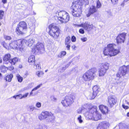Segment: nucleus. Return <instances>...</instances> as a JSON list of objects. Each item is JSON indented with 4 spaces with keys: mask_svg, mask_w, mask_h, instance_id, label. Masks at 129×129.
<instances>
[{
    "mask_svg": "<svg viewBox=\"0 0 129 129\" xmlns=\"http://www.w3.org/2000/svg\"><path fill=\"white\" fill-rule=\"evenodd\" d=\"M16 77L18 81L20 83H21L23 80V77L20 76L18 74H17Z\"/></svg>",
    "mask_w": 129,
    "mask_h": 129,
    "instance_id": "473e14b6",
    "label": "nucleus"
},
{
    "mask_svg": "<svg viewBox=\"0 0 129 129\" xmlns=\"http://www.w3.org/2000/svg\"><path fill=\"white\" fill-rule=\"evenodd\" d=\"M66 68L65 67H62L60 68L59 70V71L60 72H62L66 70Z\"/></svg>",
    "mask_w": 129,
    "mask_h": 129,
    "instance_id": "79ce46f5",
    "label": "nucleus"
},
{
    "mask_svg": "<svg viewBox=\"0 0 129 129\" xmlns=\"http://www.w3.org/2000/svg\"><path fill=\"white\" fill-rule=\"evenodd\" d=\"M115 84L116 85H119L120 86H121V84H122V83H121V81L120 79L118 80Z\"/></svg>",
    "mask_w": 129,
    "mask_h": 129,
    "instance_id": "e433bc0d",
    "label": "nucleus"
},
{
    "mask_svg": "<svg viewBox=\"0 0 129 129\" xmlns=\"http://www.w3.org/2000/svg\"><path fill=\"white\" fill-rule=\"evenodd\" d=\"M89 114V112H86L85 114V116L86 117H87V118H88V114Z\"/></svg>",
    "mask_w": 129,
    "mask_h": 129,
    "instance_id": "6e6d98bb",
    "label": "nucleus"
},
{
    "mask_svg": "<svg viewBox=\"0 0 129 129\" xmlns=\"http://www.w3.org/2000/svg\"><path fill=\"white\" fill-rule=\"evenodd\" d=\"M2 1L4 4H5L7 3V0H2Z\"/></svg>",
    "mask_w": 129,
    "mask_h": 129,
    "instance_id": "13d9d810",
    "label": "nucleus"
},
{
    "mask_svg": "<svg viewBox=\"0 0 129 129\" xmlns=\"http://www.w3.org/2000/svg\"><path fill=\"white\" fill-rule=\"evenodd\" d=\"M34 106L33 105H28L27 106V110L30 112H33L35 108Z\"/></svg>",
    "mask_w": 129,
    "mask_h": 129,
    "instance_id": "7c9ffc66",
    "label": "nucleus"
},
{
    "mask_svg": "<svg viewBox=\"0 0 129 129\" xmlns=\"http://www.w3.org/2000/svg\"><path fill=\"white\" fill-rule=\"evenodd\" d=\"M71 42L70 37L69 36L67 37L65 40V44L66 45V47L68 50H69L70 49L71 47L70 43Z\"/></svg>",
    "mask_w": 129,
    "mask_h": 129,
    "instance_id": "a211bd4d",
    "label": "nucleus"
},
{
    "mask_svg": "<svg viewBox=\"0 0 129 129\" xmlns=\"http://www.w3.org/2000/svg\"><path fill=\"white\" fill-rule=\"evenodd\" d=\"M78 120L79 121V122L80 123H82L83 122V121L81 119V115H80L78 118Z\"/></svg>",
    "mask_w": 129,
    "mask_h": 129,
    "instance_id": "a19ab883",
    "label": "nucleus"
},
{
    "mask_svg": "<svg viewBox=\"0 0 129 129\" xmlns=\"http://www.w3.org/2000/svg\"><path fill=\"white\" fill-rule=\"evenodd\" d=\"M96 107L90 105H89V115L90 117H89V120H91L97 121L100 119L101 118V115L98 113L97 111Z\"/></svg>",
    "mask_w": 129,
    "mask_h": 129,
    "instance_id": "f03ea898",
    "label": "nucleus"
},
{
    "mask_svg": "<svg viewBox=\"0 0 129 129\" xmlns=\"http://www.w3.org/2000/svg\"><path fill=\"white\" fill-rule=\"evenodd\" d=\"M76 46L75 45H74L72 46V48L73 49H74L75 48H76Z\"/></svg>",
    "mask_w": 129,
    "mask_h": 129,
    "instance_id": "69168bd1",
    "label": "nucleus"
},
{
    "mask_svg": "<svg viewBox=\"0 0 129 129\" xmlns=\"http://www.w3.org/2000/svg\"><path fill=\"white\" fill-rule=\"evenodd\" d=\"M50 98L51 100L53 102H56L57 101V99L56 98H55V97L54 96H51Z\"/></svg>",
    "mask_w": 129,
    "mask_h": 129,
    "instance_id": "ea45409f",
    "label": "nucleus"
},
{
    "mask_svg": "<svg viewBox=\"0 0 129 129\" xmlns=\"http://www.w3.org/2000/svg\"><path fill=\"white\" fill-rule=\"evenodd\" d=\"M22 129H27L26 127H23V128H22Z\"/></svg>",
    "mask_w": 129,
    "mask_h": 129,
    "instance_id": "774afa93",
    "label": "nucleus"
},
{
    "mask_svg": "<svg viewBox=\"0 0 129 129\" xmlns=\"http://www.w3.org/2000/svg\"><path fill=\"white\" fill-rule=\"evenodd\" d=\"M36 74L39 77H42L44 75V73L42 71H37L36 72Z\"/></svg>",
    "mask_w": 129,
    "mask_h": 129,
    "instance_id": "bb28decb",
    "label": "nucleus"
},
{
    "mask_svg": "<svg viewBox=\"0 0 129 129\" xmlns=\"http://www.w3.org/2000/svg\"><path fill=\"white\" fill-rule=\"evenodd\" d=\"M54 119V117L51 114H50L48 118L46 119V121L48 122H52Z\"/></svg>",
    "mask_w": 129,
    "mask_h": 129,
    "instance_id": "5701e85b",
    "label": "nucleus"
},
{
    "mask_svg": "<svg viewBox=\"0 0 129 129\" xmlns=\"http://www.w3.org/2000/svg\"><path fill=\"white\" fill-rule=\"evenodd\" d=\"M111 1L113 4L115 5L117 3L118 0H111Z\"/></svg>",
    "mask_w": 129,
    "mask_h": 129,
    "instance_id": "c03bdc74",
    "label": "nucleus"
},
{
    "mask_svg": "<svg viewBox=\"0 0 129 129\" xmlns=\"http://www.w3.org/2000/svg\"><path fill=\"white\" fill-rule=\"evenodd\" d=\"M26 41L25 39H19L16 41H13L10 44V46L13 49L17 48L21 49L22 47V45L26 43Z\"/></svg>",
    "mask_w": 129,
    "mask_h": 129,
    "instance_id": "423d86ee",
    "label": "nucleus"
},
{
    "mask_svg": "<svg viewBox=\"0 0 129 129\" xmlns=\"http://www.w3.org/2000/svg\"><path fill=\"white\" fill-rule=\"evenodd\" d=\"M75 129H83L82 128L78 127L77 128H76Z\"/></svg>",
    "mask_w": 129,
    "mask_h": 129,
    "instance_id": "338daca9",
    "label": "nucleus"
},
{
    "mask_svg": "<svg viewBox=\"0 0 129 129\" xmlns=\"http://www.w3.org/2000/svg\"><path fill=\"white\" fill-rule=\"evenodd\" d=\"M77 26L78 27H83L85 29H87L88 28L89 24L87 23H85L84 24H81L77 25Z\"/></svg>",
    "mask_w": 129,
    "mask_h": 129,
    "instance_id": "b1692460",
    "label": "nucleus"
},
{
    "mask_svg": "<svg viewBox=\"0 0 129 129\" xmlns=\"http://www.w3.org/2000/svg\"><path fill=\"white\" fill-rule=\"evenodd\" d=\"M26 40V43L24 44V45H22V46H24L26 44L29 47H30L32 45L34 42V40L32 39H29L27 41Z\"/></svg>",
    "mask_w": 129,
    "mask_h": 129,
    "instance_id": "412c9836",
    "label": "nucleus"
},
{
    "mask_svg": "<svg viewBox=\"0 0 129 129\" xmlns=\"http://www.w3.org/2000/svg\"><path fill=\"white\" fill-rule=\"evenodd\" d=\"M99 109L104 114H106L108 111V108L106 106L101 105L99 107Z\"/></svg>",
    "mask_w": 129,
    "mask_h": 129,
    "instance_id": "6ab92c4d",
    "label": "nucleus"
},
{
    "mask_svg": "<svg viewBox=\"0 0 129 129\" xmlns=\"http://www.w3.org/2000/svg\"><path fill=\"white\" fill-rule=\"evenodd\" d=\"M92 90L93 92L91 94L92 97H91V95H90V99L91 100L94 99L95 98L98 93L100 91V89L99 88V86L95 85L93 87Z\"/></svg>",
    "mask_w": 129,
    "mask_h": 129,
    "instance_id": "ddd939ff",
    "label": "nucleus"
},
{
    "mask_svg": "<svg viewBox=\"0 0 129 129\" xmlns=\"http://www.w3.org/2000/svg\"><path fill=\"white\" fill-rule=\"evenodd\" d=\"M75 98L76 95L74 94H72L69 96H66L65 99L61 101V103L64 106L67 107L72 104Z\"/></svg>",
    "mask_w": 129,
    "mask_h": 129,
    "instance_id": "6e6552de",
    "label": "nucleus"
},
{
    "mask_svg": "<svg viewBox=\"0 0 129 129\" xmlns=\"http://www.w3.org/2000/svg\"><path fill=\"white\" fill-rule=\"evenodd\" d=\"M108 14L110 15L111 16L112 15V14L111 11L108 12Z\"/></svg>",
    "mask_w": 129,
    "mask_h": 129,
    "instance_id": "e2e57ef3",
    "label": "nucleus"
},
{
    "mask_svg": "<svg viewBox=\"0 0 129 129\" xmlns=\"http://www.w3.org/2000/svg\"><path fill=\"white\" fill-rule=\"evenodd\" d=\"M4 38L6 40H10L11 39V38L10 36L5 35L4 36Z\"/></svg>",
    "mask_w": 129,
    "mask_h": 129,
    "instance_id": "37998d69",
    "label": "nucleus"
},
{
    "mask_svg": "<svg viewBox=\"0 0 129 129\" xmlns=\"http://www.w3.org/2000/svg\"><path fill=\"white\" fill-rule=\"evenodd\" d=\"M35 61V58L34 55H32L29 57L28 59V61L29 62H34Z\"/></svg>",
    "mask_w": 129,
    "mask_h": 129,
    "instance_id": "a878e982",
    "label": "nucleus"
},
{
    "mask_svg": "<svg viewBox=\"0 0 129 129\" xmlns=\"http://www.w3.org/2000/svg\"><path fill=\"white\" fill-rule=\"evenodd\" d=\"M36 106L38 108L40 107L41 106V103L40 102L37 103L36 104Z\"/></svg>",
    "mask_w": 129,
    "mask_h": 129,
    "instance_id": "09e8293b",
    "label": "nucleus"
},
{
    "mask_svg": "<svg viewBox=\"0 0 129 129\" xmlns=\"http://www.w3.org/2000/svg\"><path fill=\"white\" fill-rule=\"evenodd\" d=\"M4 14V12L2 10H0V19H3Z\"/></svg>",
    "mask_w": 129,
    "mask_h": 129,
    "instance_id": "4c0bfd02",
    "label": "nucleus"
},
{
    "mask_svg": "<svg viewBox=\"0 0 129 129\" xmlns=\"http://www.w3.org/2000/svg\"><path fill=\"white\" fill-rule=\"evenodd\" d=\"M93 26L92 25H89V29H91L93 28Z\"/></svg>",
    "mask_w": 129,
    "mask_h": 129,
    "instance_id": "680f3d73",
    "label": "nucleus"
},
{
    "mask_svg": "<svg viewBox=\"0 0 129 129\" xmlns=\"http://www.w3.org/2000/svg\"><path fill=\"white\" fill-rule=\"evenodd\" d=\"M83 79L85 81H87L89 79V71H87L83 75L82 77Z\"/></svg>",
    "mask_w": 129,
    "mask_h": 129,
    "instance_id": "4be33fe9",
    "label": "nucleus"
},
{
    "mask_svg": "<svg viewBox=\"0 0 129 129\" xmlns=\"http://www.w3.org/2000/svg\"><path fill=\"white\" fill-rule=\"evenodd\" d=\"M116 45L113 44L108 45L107 47H105L104 51V54L105 55H109L110 56H114L117 54L119 50L115 49Z\"/></svg>",
    "mask_w": 129,
    "mask_h": 129,
    "instance_id": "f257e3e1",
    "label": "nucleus"
},
{
    "mask_svg": "<svg viewBox=\"0 0 129 129\" xmlns=\"http://www.w3.org/2000/svg\"><path fill=\"white\" fill-rule=\"evenodd\" d=\"M38 129H47V128L45 126H42L41 125H40L39 126Z\"/></svg>",
    "mask_w": 129,
    "mask_h": 129,
    "instance_id": "a18cd8bd",
    "label": "nucleus"
},
{
    "mask_svg": "<svg viewBox=\"0 0 129 129\" xmlns=\"http://www.w3.org/2000/svg\"><path fill=\"white\" fill-rule=\"evenodd\" d=\"M13 77V75L12 74L10 75H8L6 78V81H8L9 82L11 81Z\"/></svg>",
    "mask_w": 129,
    "mask_h": 129,
    "instance_id": "cd10ccee",
    "label": "nucleus"
},
{
    "mask_svg": "<svg viewBox=\"0 0 129 129\" xmlns=\"http://www.w3.org/2000/svg\"><path fill=\"white\" fill-rule=\"evenodd\" d=\"M44 45L43 44L38 43H37L34 48L32 50V52L34 53L41 52L44 50Z\"/></svg>",
    "mask_w": 129,
    "mask_h": 129,
    "instance_id": "9b49d317",
    "label": "nucleus"
},
{
    "mask_svg": "<svg viewBox=\"0 0 129 129\" xmlns=\"http://www.w3.org/2000/svg\"><path fill=\"white\" fill-rule=\"evenodd\" d=\"M50 113L47 111L42 112L41 115L39 117V118L41 120L46 119L48 118Z\"/></svg>",
    "mask_w": 129,
    "mask_h": 129,
    "instance_id": "dca6fc26",
    "label": "nucleus"
},
{
    "mask_svg": "<svg viewBox=\"0 0 129 129\" xmlns=\"http://www.w3.org/2000/svg\"><path fill=\"white\" fill-rule=\"evenodd\" d=\"M128 127V126H126L124 127V129H128L129 128Z\"/></svg>",
    "mask_w": 129,
    "mask_h": 129,
    "instance_id": "0e129e2a",
    "label": "nucleus"
},
{
    "mask_svg": "<svg viewBox=\"0 0 129 129\" xmlns=\"http://www.w3.org/2000/svg\"><path fill=\"white\" fill-rule=\"evenodd\" d=\"M122 106L123 108L125 109H127L129 108V107L127 106H126L123 104L122 105Z\"/></svg>",
    "mask_w": 129,
    "mask_h": 129,
    "instance_id": "603ef678",
    "label": "nucleus"
},
{
    "mask_svg": "<svg viewBox=\"0 0 129 129\" xmlns=\"http://www.w3.org/2000/svg\"><path fill=\"white\" fill-rule=\"evenodd\" d=\"M42 84H41L39 85H38L36 87L34 88L31 91L30 93L29 94V95L30 96L31 95L33 94V92H32L33 91L36 90L37 89L39 88L41 86H42Z\"/></svg>",
    "mask_w": 129,
    "mask_h": 129,
    "instance_id": "2f4dec72",
    "label": "nucleus"
},
{
    "mask_svg": "<svg viewBox=\"0 0 129 129\" xmlns=\"http://www.w3.org/2000/svg\"><path fill=\"white\" fill-rule=\"evenodd\" d=\"M40 64V62L35 63L34 64V68L37 70H40L41 69Z\"/></svg>",
    "mask_w": 129,
    "mask_h": 129,
    "instance_id": "c756f323",
    "label": "nucleus"
},
{
    "mask_svg": "<svg viewBox=\"0 0 129 129\" xmlns=\"http://www.w3.org/2000/svg\"><path fill=\"white\" fill-rule=\"evenodd\" d=\"M29 89V87L28 86H27L26 87H25L21 89V91H23L25 90H27Z\"/></svg>",
    "mask_w": 129,
    "mask_h": 129,
    "instance_id": "8fccbe9b",
    "label": "nucleus"
},
{
    "mask_svg": "<svg viewBox=\"0 0 129 129\" xmlns=\"http://www.w3.org/2000/svg\"><path fill=\"white\" fill-rule=\"evenodd\" d=\"M9 68L10 70H12L14 69V67L13 66H11Z\"/></svg>",
    "mask_w": 129,
    "mask_h": 129,
    "instance_id": "052dcab7",
    "label": "nucleus"
},
{
    "mask_svg": "<svg viewBox=\"0 0 129 129\" xmlns=\"http://www.w3.org/2000/svg\"><path fill=\"white\" fill-rule=\"evenodd\" d=\"M0 70L2 72L5 73L6 72V70L5 67L4 66H1L0 67Z\"/></svg>",
    "mask_w": 129,
    "mask_h": 129,
    "instance_id": "c9c22d12",
    "label": "nucleus"
},
{
    "mask_svg": "<svg viewBox=\"0 0 129 129\" xmlns=\"http://www.w3.org/2000/svg\"><path fill=\"white\" fill-rule=\"evenodd\" d=\"M81 39L83 42H85L87 40V38H81Z\"/></svg>",
    "mask_w": 129,
    "mask_h": 129,
    "instance_id": "5fc2aeb1",
    "label": "nucleus"
},
{
    "mask_svg": "<svg viewBox=\"0 0 129 129\" xmlns=\"http://www.w3.org/2000/svg\"><path fill=\"white\" fill-rule=\"evenodd\" d=\"M2 44L5 48L6 49L7 48L8 46L4 42H3L2 43Z\"/></svg>",
    "mask_w": 129,
    "mask_h": 129,
    "instance_id": "49530a36",
    "label": "nucleus"
},
{
    "mask_svg": "<svg viewBox=\"0 0 129 129\" xmlns=\"http://www.w3.org/2000/svg\"><path fill=\"white\" fill-rule=\"evenodd\" d=\"M28 94H29L28 93H25V94H24V95H23V96H22V95L21 96H20V97H21L20 98V99H21L23 98H26L28 96Z\"/></svg>",
    "mask_w": 129,
    "mask_h": 129,
    "instance_id": "58836bf2",
    "label": "nucleus"
},
{
    "mask_svg": "<svg viewBox=\"0 0 129 129\" xmlns=\"http://www.w3.org/2000/svg\"><path fill=\"white\" fill-rule=\"evenodd\" d=\"M48 28L50 30L49 31V35L54 38H57L60 33V29L59 27L52 24L49 26Z\"/></svg>",
    "mask_w": 129,
    "mask_h": 129,
    "instance_id": "20e7f679",
    "label": "nucleus"
},
{
    "mask_svg": "<svg viewBox=\"0 0 129 129\" xmlns=\"http://www.w3.org/2000/svg\"><path fill=\"white\" fill-rule=\"evenodd\" d=\"M129 73V65L126 66H124L120 67L118 72L117 74V77H120L125 75L126 73Z\"/></svg>",
    "mask_w": 129,
    "mask_h": 129,
    "instance_id": "1a4fd4ad",
    "label": "nucleus"
},
{
    "mask_svg": "<svg viewBox=\"0 0 129 129\" xmlns=\"http://www.w3.org/2000/svg\"><path fill=\"white\" fill-rule=\"evenodd\" d=\"M126 33H122L118 35L116 37V40L117 43H123L125 40Z\"/></svg>",
    "mask_w": 129,
    "mask_h": 129,
    "instance_id": "f8f14e48",
    "label": "nucleus"
},
{
    "mask_svg": "<svg viewBox=\"0 0 129 129\" xmlns=\"http://www.w3.org/2000/svg\"><path fill=\"white\" fill-rule=\"evenodd\" d=\"M102 6L99 0H98L96 1V8H99L101 7Z\"/></svg>",
    "mask_w": 129,
    "mask_h": 129,
    "instance_id": "f704fd0d",
    "label": "nucleus"
},
{
    "mask_svg": "<svg viewBox=\"0 0 129 129\" xmlns=\"http://www.w3.org/2000/svg\"><path fill=\"white\" fill-rule=\"evenodd\" d=\"M80 2H78L77 1L73 2L71 7V9L73 10L72 12V15L74 17L80 16L81 12V6Z\"/></svg>",
    "mask_w": 129,
    "mask_h": 129,
    "instance_id": "7ed1b4c3",
    "label": "nucleus"
},
{
    "mask_svg": "<svg viewBox=\"0 0 129 129\" xmlns=\"http://www.w3.org/2000/svg\"><path fill=\"white\" fill-rule=\"evenodd\" d=\"M70 63L69 62L68 64H66L65 66V68H66V69L70 65Z\"/></svg>",
    "mask_w": 129,
    "mask_h": 129,
    "instance_id": "bf43d9fd",
    "label": "nucleus"
},
{
    "mask_svg": "<svg viewBox=\"0 0 129 129\" xmlns=\"http://www.w3.org/2000/svg\"><path fill=\"white\" fill-rule=\"evenodd\" d=\"M66 54V52L65 51H63L61 52V54L60 55H58V57H62L63 56L65 55Z\"/></svg>",
    "mask_w": 129,
    "mask_h": 129,
    "instance_id": "72a5a7b5",
    "label": "nucleus"
},
{
    "mask_svg": "<svg viewBox=\"0 0 129 129\" xmlns=\"http://www.w3.org/2000/svg\"><path fill=\"white\" fill-rule=\"evenodd\" d=\"M56 16L58 17V20L62 23L67 22L69 19L70 17L68 14L64 11L57 12Z\"/></svg>",
    "mask_w": 129,
    "mask_h": 129,
    "instance_id": "39448f33",
    "label": "nucleus"
},
{
    "mask_svg": "<svg viewBox=\"0 0 129 129\" xmlns=\"http://www.w3.org/2000/svg\"><path fill=\"white\" fill-rule=\"evenodd\" d=\"M27 28L26 23L23 21L20 22L16 28V32L18 35L23 34Z\"/></svg>",
    "mask_w": 129,
    "mask_h": 129,
    "instance_id": "0eeeda50",
    "label": "nucleus"
},
{
    "mask_svg": "<svg viewBox=\"0 0 129 129\" xmlns=\"http://www.w3.org/2000/svg\"><path fill=\"white\" fill-rule=\"evenodd\" d=\"M18 59L17 58H15L13 59L10 60L9 62L12 64L14 65L15 63L17 61Z\"/></svg>",
    "mask_w": 129,
    "mask_h": 129,
    "instance_id": "c85d7f7f",
    "label": "nucleus"
},
{
    "mask_svg": "<svg viewBox=\"0 0 129 129\" xmlns=\"http://www.w3.org/2000/svg\"><path fill=\"white\" fill-rule=\"evenodd\" d=\"M79 32L80 33L82 34H83L84 33V30L82 29H79Z\"/></svg>",
    "mask_w": 129,
    "mask_h": 129,
    "instance_id": "864d4df0",
    "label": "nucleus"
},
{
    "mask_svg": "<svg viewBox=\"0 0 129 129\" xmlns=\"http://www.w3.org/2000/svg\"><path fill=\"white\" fill-rule=\"evenodd\" d=\"M11 57L10 55V54H7L5 55L4 57L3 58V60L5 62L8 61L9 62V60L10 59Z\"/></svg>",
    "mask_w": 129,
    "mask_h": 129,
    "instance_id": "393cba45",
    "label": "nucleus"
},
{
    "mask_svg": "<svg viewBox=\"0 0 129 129\" xmlns=\"http://www.w3.org/2000/svg\"><path fill=\"white\" fill-rule=\"evenodd\" d=\"M72 41L73 42H75L76 41V38L74 36H73L71 39Z\"/></svg>",
    "mask_w": 129,
    "mask_h": 129,
    "instance_id": "de8ad7c7",
    "label": "nucleus"
},
{
    "mask_svg": "<svg viewBox=\"0 0 129 129\" xmlns=\"http://www.w3.org/2000/svg\"><path fill=\"white\" fill-rule=\"evenodd\" d=\"M83 1L86 3L85 5H88V4L89 1L88 0H83Z\"/></svg>",
    "mask_w": 129,
    "mask_h": 129,
    "instance_id": "4d7b16f0",
    "label": "nucleus"
},
{
    "mask_svg": "<svg viewBox=\"0 0 129 129\" xmlns=\"http://www.w3.org/2000/svg\"><path fill=\"white\" fill-rule=\"evenodd\" d=\"M97 11V9L95 8V6H92L90 7L89 9V14H93L96 12ZM90 15H89V16Z\"/></svg>",
    "mask_w": 129,
    "mask_h": 129,
    "instance_id": "aec40b11",
    "label": "nucleus"
},
{
    "mask_svg": "<svg viewBox=\"0 0 129 129\" xmlns=\"http://www.w3.org/2000/svg\"><path fill=\"white\" fill-rule=\"evenodd\" d=\"M22 95L21 94H20L19 95H15L13 96V98H15V99H17V97H20V96H21Z\"/></svg>",
    "mask_w": 129,
    "mask_h": 129,
    "instance_id": "3c124183",
    "label": "nucleus"
},
{
    "mask_svg": "<svg viewBox=\"0 0 129 129\" xmlns=\"http://www.w3.org/2000/svg\"><path fill=\"white\" fill-rule=\"evenodd\" d=\"M109 123L105 121L101 122L98 127V129H106L109 127Z\"/></svg>",
    "mask_w": 129,
    "mask_h": 129,
    "instance_id": "4468645a",
    "label": "nucleus"
},
{
    "mask_svg": "<svg viewBox=\"0 0 129 129\" xmlns=\"http://www.w3.org/2000/svg\"><path fill=\"white\" fill-rule=\"evenodd\" d=\"M108 102L111 107L115 104L116 100L114 96H109L108 98Z\"/></svg>",
    "mask_w": 129,
    "mask_h": 129,
    "instance_id": "f3484780",
    "label": "nucleus"
},
{
    "mask_svg": "<svg viewBox=\"0 0 129 129\" xmlns=\"http://www.w3.org/2000/svg\"><path fill=\"white\" fill-rule=\"evenodd\" d=\"M109 64L107 63H103L99 69V75L100 76H104L109 69Z\"/></svg>",
    "mask_w": 129,
    "mask_h": 129,
    "instance_id": "9d476101",
    "label": "nucleus"
},
{
    "mask_svg": "<svg viewBox=\"0 0 129 129\" xmlns=\"http://www.w3.org/2000/svg\"><path fill=\"white\" fill-rule=\"evenodd\" d=\"M96 68H93L89 70V80H92L95 76V73L96 71Z\"/></svg>",
    "mask_w": 129,
    "mask_h": 129,
    "instance_id": "2eb2a0df",
    "label": "nucleus"
}]
</instances>
